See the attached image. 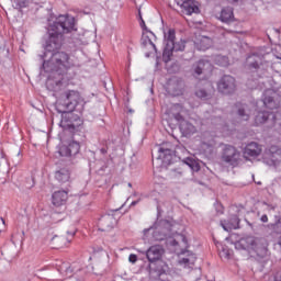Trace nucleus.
Segmentation results:
<instances>
[{
  "instance_id": "obj_10",
  "label": "nucleus",
  "mask_w": 281,
  "mask_h": 281,
  "mask_svg": "<svg viewBox=\"0 0 281 281\" xmlns=\"http://www.w3.org/2000/svg\"><path fill=\"white\" fill-rule=\"evenodd\" d=\"M184 87H186V83L183 82V80L177 77H173L168 80L166 86V91L172 98H177L179 95H183Z\"/></svg>"
},
{
  "instance_id": "obj_26",
  "label": "nucleus",
  "mask_w": 281,
  "mask_h": 281,
  "mask_svg": "<svg viewBox=\"0 0 281 281\" xmlns=\"http://www.w3.org/2000/svg\"><path fill=\"white\" fill-rule=\"evenodd\" d=\"M213 42L212 38L207 37V36H200L196 41H195V47L196 49H199L200 52H205L206 49H210L212 46Z\"/></svg>"
},
{
  "instance_id": "obj_11",
  "label": "nucleus",
  "mask_w": 281,
  "mask_h": 281,
  "mask_svg": "<svg viewBox=\"0 0 281 281\" xmlns=\"http://www.w3.org/2000/svg\"><path fill=\"white\" fill-rule=\"evenodd\" d=\"M61 126L68 128V131H78L82 126V121L78 116H74L71 113H66L61 117Z\"/></svg>"
},
{
  "instance_id": "obj_6",
  "label": "nucleus",
  "mask_w": 281,
  "mask_h": 281,
  "mask_svg": "<svg viewBox=\"0 0 281 281\" xmlns=\"http://www.w3.org/2000/svg\"><path fill=\"white\" fill-rule=\"evenodd\" d=\"M262 162L266 166H271L278 172H281V147L272 145L265 149L262 154Z\"/></svg>"
},
{
  "instance_id": "obj_37",
  "label": "nucleus",
  "mask_w": 281,
  "mask_h": 281,
  "mask_svg": "<svg viewBox=\"0 0 281 281\" xmlns=\"http://www.w3.org/2000/svg\"><path fill=\"white\" fill-rule=\"evenodd\" d=\"M188 245V238L183 234H178L177 237L173 239L172 245Z\"/></svg>"
},
{
  "instance_id": "obj_38",
  "label": "nucleus",
  "mask_w": 281,
  "mask_h": 281,
  "mask_svg": "<svg viewBox=\"0 0 281 281\" xmlns=\"http://www.w3.org/2000/svg\"><path fill=\"white\" fill-rule=\"evenodd\" d=\"M196 98H200V100H207L210 98V93L205 91V89H199L195 91Z\"/></svg>"
},
{
  "instance_id": "obj_19",
  "label": "nucleus",
  "mask_w": 281,
  "mask_h": 281,
  "mask_svg": "<svg viewBox=\"0 0 281 281\" xmlns=\"http://www.w3.org/2000/svg\"><path fill=\"white\" fill-rule=\"evenodd\" d=\"M55 179L60 186L69 183L71 181V170L69 167H61L55 171Z\"/></svg>"
},
{
  "instance_id": "obj_45",
  "label": "nucleus",
  "mask_w": 281,
  "mask_h": 281,
  "mask_svg": "<svg viewBox=\"0 0 281 281\" xmlns=\"http://www.w3.org/2000/svg\"><path fill=\"white\" fill-rule=\"evenodd\" d=\"M16 1V3H18V5H19V8H25V0H15Z\"/></svg>"
},
{
  "instance_id": "obj_47",
  "label": "nucleus",
  "mask_w": 281,
  "mask_h": 281,
  "mask_svg": "<svg viewBox=\"0 0 281 281\" xmlns=\"http://www.w3.org/2000/svg\"><path fill=\"white\" fill-rule=\"evenodd\" d=\"M100 153H101V155H106L108 149H106V148H101V149H100Z\"/></svg>"
},
{
  "instance_id": "obj_25",
  "label": "nucleus",
  "mask_w": 281,
  "mask_h": 281,
  "mask_svg": "<svg viewBox=\"0 0 281 281\" xmlns=\"http://www.w3.org/2000/svg\"><path fill=\"white\" fill-rule=\"evenodd\" d=\"M180 122V131L184 137H188L190 135H194L196 133V126H194L190 121H186L182 119Z\"/></svg>"
},
{
  "instance_id": "obj_7",
  "label": "nucleus",
  "mask_w": 281,
  "mask_h": 281,
  "mask_svg": "<svg viewBox=\"0 0 281 281\" xmlns=\"http://www.w3.org/2000/svg\"><path fill=\"white\" fill-rule=\"evenodd\" d=\"M212 71V64L205 59H200L195 61L190 69L191 76L193 78H196L198 80H201V78H205L207 74Z\"/></svg>"
},
{
  "instance_id": "obj_27",
  "label": "nucleus",
  "mask_w": 281,
  "mask_h": 281,
  "mask_svg": "<svg viewBox=\"0 0 281 281\" xmlns=\"http://www.w3.org/2000/svg\"><path fill=\"white\" fill-rule=\"evenodd\" d=\"M238 223H240V220H238V216L236 215L231 217L229 221H221V225L224 232H232L233 229H238Z\"/></svg>"
},
{
  "instance_id": "obj_32",
  "label": "nucleus",
  "mask_w": 281,
  "mask_h": 281,
  "mask_svg": "<svg viewBox=\"0 0 281 281\" xmlns=\"http://www.w3.org/2000/svg\"><path fill=\"white\" fill-rule=\"evenodd\" d=\"M269 115H270V113L267 111L258 112V114L255 117V124L257 126H259V124H265V122H267V120H269Z\"/></svg>"
},
{
  "instance_id": "obj_12",
  "label": "nucleus",
  "mask_w": 281,
  "mask_h": 281,
  "mask_svg": "<svg viewBox=\"0 0 281 281\" xmlns=\"http://www.w3.org/2000/svg\"><path fill=\"white\" fill-rule=\"evenodd\" d=\"M262 65H265V56L260 54L249 55L246 59V67L248 71L258 72Z\"/></svg>"
},
{
  "instance_id": "obj_8",
  "label": "nucleus",
  "mask_w": 281,
  "mask_h": 281,
  "mask_svg": "<svg viewBox=\"0 0 281 281\" xmlns=\"http://www.w3.org/2000/svg\"><path fill=\"white\" fill-rule=\"evenodd\" d=\"M142 46L148 52L145 53L146 58H150L153 54H157V46L155 43L157 42V36L151 31L143 32L142 35Z\"/></svg>"
},
{
  "instance_id": "obj_50",
  "label": "nucleus",
  "mask_w": 281,
  "mask_h": 281,
  "mask_svg": "<svg viewBox=\"0 0 281 281\" xmlns=\"http://www.w3.org/2000/svg\"><path fill=\"white\" fill-rule=\"evenodd\" d=\"M138 16H139V20L142 21V10H138Z\"/></svg>"
},
{
  "instance_id": "obj_41",
  "label": "nucleus",
  "mask_w": 281,
  "mask_h": 281,
  "mask_svg": "<svg viewBox=\"0 0 281 281\" xmlns=\"http://www.w3.org/2000/svg\"><path fill=\"white\" fill-rule=\"evenodd\" d=\"M155 273L159 280H164V276H166V269L164 268H158L155 270Z\"/></svg>"
},
{
  "instance_id": "obj_53",
  "label": "nucleus",
  "mask_w": 281,
  "mask_h": 281,
  "mask_svg": "<svg viewBox=\"0 0 281 281\" xmlns=\"http://www.w3.org/2000/svg\"><path fill=\"white\" fill-rule=\"evenodd\" d=\"M151 228L145 229V232H150Z\"/></svg>"
},
{
  "instance_id": "obj_15",
  "label": "nucleus",
  "mask_w": 281,
  "mask_h": 281,
  "mask_svg": "<svg viewBox=\"0 0 281 281\" xmlns=\"http://www.w3.org/2000/svg\"><path fill=\"white\" fill-rule=\"evenodd\" d=\"M57 153L59 157H76L80 153V144L71 142L69 145H61Z\"/></svg>"
},
{
  "instance_id": "obj_9",
  "label": "nucleus",
  "mask_w": 281,
  "mask_h": 281,
  "mask_svg": "<svg viewBox=\"0 0 281 281\" xmlns=\"http://www.w3.org/2000/svg\"><path fill=\"white\" fill-rule=\"evenodd\" d=\"M217 89L224 95H232L236 91V79L232 75H224L217 82Z\"/></svg>"
},
{
  "instance_id": "obj_20",
  "label": "nucleus",
  "mask_w": 281,
  "mask_h": 281,
  "mask_svg": "<svg viewBox=\"0 0 281 281\" xmlns=\"http://www.w3.org/2000/svg\"><path fill=\"white\" fill-rule=\"evenodd\" d=\"M235 109L239 120L243 122H248L251 117V105L246 103H236Z\"/></svg>"
},
{
  "instance_id": "obj_30",
  "label": "nucleus",
  "mask_w": 281,
  "mask_h": 281,
  "mask_svg": "<svg viewBox=\"0 0 281 281\" xmlns=\"http://www.w3.org/2000/svg\"><path fill=\"white\" fill-rule=\"evenodd\" d=\"M177 33L175 29H170L167 33H165L166 47L165 50H168L175 44V40L177 38Z\"/></svg>"
},
{
  "instance_id": "obj_55",
  "label": "nucleus",
  "mask_w": 281,
  "mask_h": 281,
  "mask_svg": "<svg viewBox=\"0 0 281 281\" xmlns=\"http://www.w3.org/2000/svg\"><path fill=\"white\" fill-rule=\"evenodd\" d=\"M257 78H260V75H258Z\"/></svg>"
},
{
  "instance_id": "obj_40",
  "label": "nucleus",
  "mask_w": 281,
  "mask_h": 281,
  "mask_svg": "<svg viewBox=\"0 0 281 281\" xmlns=\"http://www.w3.org/2000/svg\"><path fill=\"white\" fill-rule=\"evenodd\" d=\"M232 257V252L227 248H223L221 251V258H225L226 260H229Z\"/></svg>"
},
{
  "instance_id": "obj_51",
  "label": "nucleus",
  "mask_w": 281,
  "mask_h": 281,
  "mask_svg": "<svg viewBox=\"0 0 281 281\" xmlns=\"http://www.w3.org/2000/svg\"><path fill=\"white\" fill-rule=\"evenodd\" d=\"M131 205H137V201H133Z\"/></svg>"
},
{
  "instance_id": "obj_17",
  "label": "nucleus",
  "mask_w": 281,
  "mask_h": 281,
  "mask_svg": "<svg viewBox=\"0 0 281 281\" xmlns=\"http://www.w3.org/2000/svg\"><path fill=\"white\" fill-rule=\"evenodd\" d=\"M177 4L188 14H199V5L195 0H176Z\"/></svg>"
},
{
  "instance_id": "obj_21",
  "label": "nucleus",
  "mask_w": 281,
  "mask_h": 281,
  "mask_svg": "<svg viewBox=\"0 0 281 281\" xmlns=\"http://www.w3.org/2000/svg\"><path fill=\"white\" fill-rule=\"evenodd\" d=\"M115 223H117L115 217L111 214H106L99 220V227L101 232H110V229L115 227Z\"/></svg>"
},
{
  "instance_id": "obj_16",
  "label": "nucleus",
  "mask_w": 281,
  "mask_h": 281,
  "mask_svg": "<svg viewBox=\"0 0 281 281\" xmlns=\"http://www.w3.org/2000/svg\"><path fill=\"white\" fill-rule=\"evenodd\" d=\"M276 95H278V93H276V91H273L272 89L266 90L263 92L262 101L266 109H270V111H273V109L280 108V101L276 100Z\"/></svg>"
},
{
  "instance_id": "obj_4",
  "label": "nucleus",
  "mask_w": 281,
  "mask_h": 281,
  "mask_svg": "<svg viewBox=\"0 0 281 281\" xmlns=\"http://www.w3.org/2000/svg\"><path fill=\"white\" fill-rule=\"evenodd\" d=\"M221 160L226 166L238 168L243 164V154L234 145H224L221 151Z\"/></svg>"
},
{
  "instance_id": "obj_3",
  "label": "nucleus",
  "mask_w": 281,
  "mask_h": 281,
  "mask_svg": "<svg viewBox=\"0 0 281 281\" xmlns=\"http://www.w3.org/2000/svg\"><path fill=\"white\" fill-rule=\"evenodd\" d=\"M83 103L80 92L76 90L65 91L61 100L57 103L59 113H74V110Z\"/></svg>"
},
{
  "instance_id": "obj_44",
  "label": "nucleus",
  "mask_w": 281,
  "mask_h": 281,
  "mask_svg": "<svg viewBox=\"0 0 281 281\" xmlns=\"http://www.w3.org/2000/svg\"><path fill=\"white\" fill-rule=\"evenodd\" d=\"M4 227H5V220H3V217H0V232H2Z\"/></svg>"
},
{
  "instance_id": "obj_31",
  "label": "nucleus",
  "mask_w": 281,
  "mask_h": 281,
  "mask_svg": "<svg viewBox=\"0 0 281 281\" xmlns=\"http://www.w3.org/2000/svg\"><path fill=\"white\" fill-rule=\"evenodd\" d=\"M267 229H269L271 236H278L281 234V220H278L274 224H268Z\"/></svg>"
},
{
  "instance_id": "obj_35",
  "label": "nucleus",
  "mask_w": 281,
  "mask_h": 281,
  "mask_svg": "<svg viewBox=\"0 0 281 281\" xmlns=\"http://www.w3.org/2000/svg\"><path fill=\"white\" fill-rule=\"evenodd\" d=\"M215 63L216 65H218L220 67H227L229 65V58H227L226 56H216L215 58Z\"/></svg>"
},
{
  "instance_id": "obj_13",
  "label": "nucleus",
  "mask_w": 281,
  "mask_h": 281,
  "mask_svg": "<svg viewBox=\"0 0 281 281\" xmlns=\"http://www.w3.org/2000/svg\"><path fill=\"white\" fill-rule=\"evenodd\" d=\"M172 224L168 221H162L160 226H157L153 232V238L156 240H166L170 236Z\"/></svg>"
},
{
  "instance_id": "obj_29",
  "label": "nucleus",
  "mask_w": 281,
  "mask_h": 281,
  "mask_svg": "<svg viewBox=\"0 0 281 281\" xmlns=\"http://www.w3.org/2000/svg\"><path fill=\"white\" fill-rule=\"evenodd\" d=\"M186 110L183 109V105L177 103V104H173L171 108H170V114L172 115L173 119L177 120V122H181V120H183V112Z\"/></svg>"
},
{
  "instance_id": "obj_22",
  "label": "nucleus",
  "mask_w": 281,
  "mask_h": 281,
  "mask_svg": "<svg viewBox=\"0 0 281 281\" xmlns=\"http://www.w3.org/2000/svg\"><path fill=\"white\" fill-rule=\"evenodd\" d=\"M172 45L173 46H169V48L162 53L165 63H169L170 56H172V52H183V49H186V41L181 40L180 42H175Z\"/></svg>"
},
{
  "instance_id": "obj_24",
  "label": "nucleus",
  "mask_w": 281,
  "mask_h": 281,
  "mask_svg": "<svg viewBox=\"0 0 281 281\" xmlns=\"http://www.w3.org/2000/svg\"><path fill=\"white\" fill-rule=\"evenodd\" d=\"M158 161H161V165L164 164H170L172 161V149L168 147H159L158 148V156L156 157Z\"/></svg>"
},
{
  "instance_id": "obj_5",
  "label": "nucleus",
  "mask_w": 281,
  "mask_h": 281,
  "mask_svg": "<svg viewBox=\"0 0 281 281\" xmlns=\"http://www.w3.org/2000/svg\"><path fill=\"white\" fill-rule=\"evenodd\" d=\"M236 249H251L252 251L257 252V256L263 258L267 256V247L262 245V241L259 238L254 236H248L239 239L235 244Z\"/></svg>"
},
{
  "instance_id": "obj_54",
  "label": "nucleus",
  "mask_w": 281,
  "mask_h": 281,
  "mask_svg": "<svg viewBox=\"0 0 281 281\" xmlns=\"http://www.w3.org/2000/svg\"><path fill=\"white\" fill-rule=\"evenodd\" d=\"M150 271H153V266H149Z\"/></svg>"
},
{
  "instance_id": "obj_23",
  "label": "nucleus",
  "mask_w": 281,
  "mask_h": 281,
  "mask_svg": "<svg viewBox=\"0 0 281 281\" xmlns=\"http://www.w3.org/2000/svg\"><path fill=\"white\" fill-rule=\"evenodd\" d=\"M69 193L66 190L55 191L52 195V202L55 207H60L67 203Z\"/></svg>"
},
{
  "instance_id": "obj_39",
  "label": "nucleus",
  "mask_w": 281,
  "mask_h": 281,
  "mask_svg": "<svg viewBox=\"0 0 281 281\" xmlns=\"http://www.w3.org/2000/svg\"><path fill=\"white\" fill-rule=\"evenodd\" d=\"M187 166H189L191 168V170H193L194 172H199V165L196 164V161H194L192 159H188Z\"/></svg>"
},
{
  "instance_id": "obj_28",
  "label": "nucleus",
  "mask_w": 281,
  "mask_h": 281,
  "mask_svg": "<svg viewBox=\"0 0 281 281\" xmlns=\"http://www.w3.org/2000/svg\"><path fill=\"white\" fill-rule=\"evenodd\" d=\"M220 21H222V23L234 21V9L229 7L223 8L220 13Z\"/></svg>"
},
{
  "instance_id": "obj_43",
  "label": "nucleus",
  "mask_w": 281,
  "mask_h": 281,
  "mask_svg": "<svg viewBox=\"0 0 281 281\" xmlns=\"http://www.w3.org/2000/svg\"><path fill=\"white\" fill-rule=\"evenodd\" d=\"M128 260L132 265H135V262H137V255H130Z\"/></svg>"
},
{
  "instance_id": "obj_34",
  "label": "nucleus",
  "mask_w": 281,
  "mask_h": 281,
  "mask_svg": "<svg viewBox=\"0 0 281 281\" xmlns=\"http://www.w3.org/2000/svg\"><path fill=\"white\" fill-rule=\"evenodd\" d=\"M194 262H196V256L194 255L180 260V265H184L186 267H194Z\"/></svg>"
},
{
  "instance_id": "obj_49",
  "label": "nucleus",
  "mask_w": 281,
  "mask_h": 281,
  "mask_svg": "<svg viewBox=\"0 0 281 281\" xmlns=\"http://www.w3.org/2000/svg\"><path fill=\"white\" fill-rule=\"evenodd\" d=\"M240 0H228V3H238Z\"/></svg>"
},
{
  "instance_id": "obj_42",
  "label": "nucleus",
  "mask_w": 281,
  "mask_h": 281,
  "mask_svg": "<svg viewBox=\"0 0 281 281\" xmlns=\"http://www.w3.org/2000/svg\"><path fill=\"white\" fill-rule=\"evenodd\" d=\"M140 27L143 32H150V30H148V26H146V22L144 21V18L142 16H140Z\"/></svg>"
},
{
  "instance_id": "obj_33",
  "label": "nucleus",
  "mask_w": 281,
  "mask_h": 281,
  "mask_svg": "<svg viewBox=\"0 0 281 281\" xmlns=\"http://www.w3.org/2000/svg\"><path fill=\"white\" fill-rule=\"evenodd\" d=\"M201 148L204 153L212 155L214 153V140L211 139L207 143L205 140L202 142Z\"/></svg>"
},
{
  "instance_id": "obj_52",
  "label": "nucleus",
  "mask_w": 281,
  "mask_h": 281,
  "mask_svg": "<svg viewBox=\"0 0 281 281\" xmlns=\"http://www.w3.org/2000/svg\"><path fill=\"white\" fill-rule=\"evenodd\" d=\"M277 181L281 182V177L277 178Z\"/></svg>"
},
{
  "instance_id": "obj_1",
  "label": "nucleus",
  "mask_w": 281,
  "mask_h": 281,
  "mask_svg": "<svg viewBox=\"0 0 281 281\" xmlns=\"http://www.w3.org/2000/svg\"><path fill=\"white\" fill-rule=\"evenodd\" d=\"M42 69L46 74H53L47 81L46 87L54 93L63 91V75L67 74L71 67H75L69 54L65 52L53 53L43 59Z\"/></svg>"
},
{
  "instance_id": "obj_48",
  "label": "nucleus",
  "mask_w": 281,
  "mask_h": 281,
  "mask_svg": "<svg viewBox=\"0 0 281 281\" xmlns=\"http://www.w3.org/2000/svg\"><path fill=\"white\" fill-rule=\"evenodd\" d=\"M14 256H16V248H15V247H13V251H12V254H11V257H12V258H14Z\"/></svg>"
},
{
  "instance_id": "obj_36",
  "label": "nucleus",
  "mask_w": 281,
  "mask_h": 281,
  "mask_svg": "<svg viewBox=\"0 0 281 281\" xmlns=\"http://www.w3.org/2000/svg\"><path fill=\"white\" fill-rule=\"evenodd\" d=\"M52 245H54L55 248H60L63 247V245H65V237H58V236H54L50 239Z\"/></svg>"
},
{
  "instance_id": "obj_2",
  "label": "nucleus",
  "mask_w": 281,
  "mask_h": 281,
  "mask_svg": "<svg viewBox=\"0 0 281 281\" xmlns=\"http://www.w3.org/2000/svg\"><path fill=\"white\" fill-rule=\"evenodd\" d=\"M76 19L71 15H59L48 29V41L44 46V54L41 56L42 59L49 58L52 54L60 53L63 47V34H70L76 32Z\"/></svg>"
},
{
  "instance_id": "obj_46",
  "label": "nucleus",
  "mask_w": 281,
  "mask_h": 281,
  "mask_svg": "<svg viewBox=\"0 0 281 281\" xmlns=\"http://www.w3.org/2000/svg\"><path fill=\"white\" fill-rule=\"evenodd\" d=\"M261 223H269V217L267 216V214L262 215L260 218Z\"/></svg>"
},
{
  "instance_id": "obj_18",
  "label": "nucleus",
  "mask_w": 281,
  "mask_h": 281,
  "mask_svg": "<svg viewBox=\"0 0 281 281\" xmlns=\"http://www.w3.org/2000/svg\"><path fill=\"white\" fill-rule=\"evenodd\" d=\"M145 255L148 262H157V260H161V257L164 256V246H150L149 249L145 252Z\"/></svg>"
},
{
  "instance_id": "obj_14",
  "label": "nucleus",
  "mask_w": 281,
  "mask_h": 281,
  "mask_svg": "<svg viewBox=\"0 0 281 281\" xmlns=\"http://www.w3.org/2000/svg\"><path fill=\"white\" fill-rule=\"evenodd\" d=\"M243 155L245 159H256L262 155V145L251 142L245 146Z\"/></svg>"
}]
</instances>
